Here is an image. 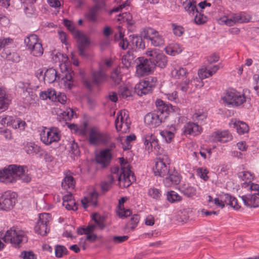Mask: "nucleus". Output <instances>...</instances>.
<instances>
[{"mask_svg": "<svg viewBox=\"0 0 259 259\" xmlns=\"http://www.w3.org/2000/svg\"><path fill=\"white\" fill-rule=\"evenodd\" d=\"M120 168L114 167L111 169L112 175L108 182H103L101 184L103 192L108 191L115 178H117L121 187L126 188L130 186L135 178L131 170L128 163L122 158L120 159Z\"/></svg>", "mask_w": 259, "mask_h": 259, "instance_id": "f257e3e1", "label": "nucleus"}, {"mask_svg": "<svg viewBox=\"0 0 259 259\" xmlns=\"http://www.w3.org/2000/svg\"><path fill=\"white\" fill-rule=\"evenodd\" d=\"M26 167L16 164L9 165L0 170V181L6 184L14 183L18 180L28 183L31 177L26 172Z\"/></svg>", "mask_w": 259, "mask_h": 259, "instance_id": "f03ea898", "label": "nucleus"}, {"mask_svg": "<svg viewBox=\"0 0 259 259\" xmlns=\"http://www.w3.org/2000/svg\"><path fill=\"white\" fill-rule=\"evenodd\" d=\"M157 110L147 113L144 118L145 123L152 128L159 126L168 117L170 107L168 105L160 100L157 99L155 102Z\"/></svg>", "mask_w": 259, "mask_h": 259, "instance_id": "7ed1b4c3", "label": "nucleus"}, {"mask_svg": "<svg viewBox=\"0 0 259 259\" xmlns=\"http://www.w3.org/2000/svg\"><path fill=\"white\" fill-rule=\"evenodd\" d=\"M64 25L71 31L74 37L77 39L78 49L80 56H86L84 50L90 44V41L88 37L81 31L76 29L75 24L71 21L67 19L64 20Z\"/></svg>", "mask_w": 259, "mask_h": 259, "instance_id": "20e7f679", "label": "nucleus"}, {"mask_svg": "<svg viewBox=\"0 0 259 259\" xmlns=\"http://www.w3.org/2000/svg\"><path fill=\"white\" fill-rule=\"evenodd\" d=\"M6 243H10L17 247L24 242L27 241L25 232L17 227H12L8 230L2 238Z\"/></svg>", "mask_w": 259, "mask_h": 259, "instance_id": "39448f33", "label": "nucleus"}, {"mask_svg": "<svg viewBox=\"0 0 259 259\" xmlns=\"http://www.w3.org/2000/svg\"><path fill=\"white\" fill-rule=\"evenodd\" d=\"M146 55L149 57L154 67L157 66L161 68H164L167 64L166 56L161 50L157 49H149L145 52Z\"/></svg>", "mask_w": 259, "mask_h": 259, "instance_id": "423d86ee", "label": "nucleus"}, {"mask_svg": "<svg viewBox=\"0 0 259 259\" xmlns=\"http://www.w3.org/2000/svg\"><path fill=\"white\" fill-rule=\"evenodd\" d=\"M89 142L90 144L99 145L106 143L109 140V135L101 131L97 127H92L88 129Z\"/></svg>", "mask_w": 259, "mask_h": 259, "instance_id": "0eeeda50", "label": "nucleus"}, {"mask_svg": "<svg viewBox=\"0 0 259 259\" xmlns=\"http://www.w3.org/2000/svg\"><path fill=\"white\" fill-rule=\"evenodd\" d=\"M170 162V159L167 155L159 154L155 162L153 171L156 176L164 177L170 171L167 166Z\"/></svg>", "mask_w": 259, "mask_h": 259, "instance_id": "6e6552de", "label": "nucleus"}, {"mask_svg": "<svg viewBox=\"0 0 259 259\" xmlns=\"http://www.w3.org/2000/svg\"><path fill=\"white\" fill-rule=\"evenodd\" d=\"M142 35L144 38L149 41L153 46L160 47L164 44V38L162 34L152 28H144Z\"/></svg>", "mask_w": 259, "mask_h": 259, "instance_id": "1a4fd4ad", "label": "nucleus"}, {"mask_svg": "<svg viewBox=\"0 0 259 259\" xmlns=\"http://www.w3.org/2000/svg\"><path fill=\"white\" fill-rule=\"evenodd\" d=\"M60 137V132L56 127H43L40 133V140L47 145L58 142Z\"/></svg>", "mask_w": 259, "mask_h": 259, "instance_id": "9d476101", "label": "nucleus"}, {"mask_svg": "<svg viewBox=\"0 0 259 259\" xmlns=\"http://www.w3.org/2000/svg\"><path fill=\"white\" fill-rule=\"evenodd\" d=\"M131 120L128 117L127 112L125 110H120L117 114L115 121L116 130L122 133H126L130 131Z\"/></svg>", "mask_w": 259, "mask_h": 259, "instance_id": "9b49d317", "label": "nucleus"}, {"mask_svg": "<svg viewBox=\"0 0 259 259\" xmlns=\"http://www.w3.org/2000/svg\"><path fill=\"white\" fill-rule=\"evenodd\" d=\"M225 103L232 106H238L246 101L244 94L234 90H228L224 97Z\"/></svg>", "mask_w": 259, "mask_h": 259, "instance_id": "f8f14e48", "label": "nucleus"}, {"mask_svg": "<svg viewBox=\"0 0 259 259\" xmlns=\"http://www.w3.org/2000/svg\"><path fill=\"white\" fill-rule=\"evenodd\" d=\"M92 82L87 79H83V84L88 89H91L93 84L100 85L104 82L107 78V75L105 72L104 69L100 67L99 70H95L92 72Z\"/></svg>", "mask_w": 259, "mask_h": 259, "instance_id": "ddd939ff", "label": "nucleus"}, {"mask_svg": "<svg viewBox=\"0 0 259 259\" xmlns=\"http://www.w3.org/2000/svg\"><path fill=\"white\" fill-rule=\"evenodd\" d=\"M51 220V215L50 213L39 214V220L34 228L35 232L42 236L46 235L49 231L48 226Z\"/></svg>", "mask_w": 259, "mask_h": 259, "instance_id": "4468645a", "label": "nucleus"}, {"mask_svg": "<svg viewBox=\"0 0 259 259\" xmlns=\"http://www.w3.org/2000/svg\"><path fill=\"white\" fill-rule=\"evenodd\" d=\"M251 16L245 13H241L238 15H234L229 18L224 16L220 18L219 23L221 24H225L229 26L234 25L236 23H247L251 20Z\"/></svg>", "mask_w": 259, "mask_h": 259, "instance_id": "2eb2a0df", "label": "nucleus"}, {"mask_svg": "<svg viewBox=\"0 0 259 259\" xmlns=\"http://www.w3.org/2000/svg\"><path fill=\"white\" fill-rule=\"evenodd\" d=\"M139 64L136 66V74L138 76H144L151 73L155 68L149 59L138 58Z\"/></svg>", "mask_w": 259, "mask_h": 259, "instance_id": "dca6fc26", "label": "nucleus"}, {"mask_svg": "<svg viewBox=\"0 0 259 259\" xmlns=\"http://www.w3.org/2000/svg\"><path fill=\"white\" fill-rule=\"evenodd\" d=\"M59 56H61L64 59L62 60L64 63L60 64V67L63 74L62 79L64 81L65 87L70 89L72 87L73 83L72 77L73 72L68 70L67 65L65 64V62L67 60V57H64L63 55L61 54H59Z\"/></svg>", "mask_w": 259, "mask_h": 259, "instance_id": "f3484780", "label": "nucleus"}, {"mask_svg": "<svg viewBox=\"0 0 259 259\" xmlns=\"http://www.w3.org/2000/svg\"><path fill=\"white\" fill-rule=\"evenodd\" d=\"M143 141L145 146V148L149 151H152L153 149H155L160 154V147L158 144V141L156 137L152 134L145 135L143 138Z\"/></svg>", "mask_w": 259, "mask_h": 259, "instance_id": "a211bd4d", "label": "nucleus"}, {"mask_svg": "<svg viewBox=\"0 0 259 259\" xmlns=\"http://www.w3.org/2000/svg\"><path fill=\"white\" fill-rule=\"evenodd\" d=\"M183 134L185 136H196L202 132V128L198 124L188 122L185 123L182 128Z\"/></svg>", "mask_w": 259, "mask_h": 259, "instance_id": "6ab92c4d", "label": "nucleus"}, {"mask_svg": "<svg viewBox=\"0 0 259 259\" xmlns=\"http://www.w3.org/2000/svg\"><path fill=\"white\" fill-rule=\"evenodd\" d=\"M171 69L170 74L171 76L176 79L183 80L187 77L188 72L186 68L177 64L176 62L171 64Z\"/></svg>", "mask_w": 259, "mask_h": 259, "instance_id": "aec40b11", "label": "nucleus"}, {"mask_svg": "<svg viewBox=\"0 0 259 259\" xmlns=\"http://www.w3.org/2000/svg\"><path fill=\"white\" fill-rule=\"evenodd\" d=\"M1 210H8L13 207L15 199L10 193L6 192L1 196Z\"/></svg>", "mask_w": 259, "mask_h": 259, "instance_id": "412c9836", "label": "nucleus"}, {"mask_svg": "<svg viewBox=\"0 0 259 259\" xmlns=\"http://www.w3.org/2000/svg\"><path fill=\"white\" fill-rule=\"evenodd\" d=\"M232 139V136L228 131H218L213 133L210 137V140L214 142L226 143Z\"/></svg>", "mask_w": 259, "mask_h": 259, "instance_id": "4be33fe9", "label": "nucleus"}, {"mask_svg": "<svg viewBox=\"0 0 259 259\" xmlns=\"http://www.w3.org/2000/svg\"><path fill=\"white\" fill-rule=\"evenodd\" d=\"M111 159V153L109 149L101 150L96 155V159L97 163L100 164L103 167L108 165Z\"/></svg>", "mask_w": 259, "mask_h": 259, "instance_id": "5701e85b", "label": "nucleus"}, {"mask_svg": "<svg viewBox=\"0 0 259 259\" xmlns=\"http://www.w3.org/2000/svg\"><path fill=\"white\" fill-rule=\"evenodd\" d=\"M179 191L188 198L197 197V191L196 187L189 184H182L179 186Z\"/></svg>", "mask_w": 259, "mask_h": 259, "instance_id": "b1692460", "label": "nucleus"}, {"mask_svg": "<svg viewBox=\"0 0 259 259\" xmlns=\"http://www.w3.org/2000/svg\"><path fill=\"white\" fill-rule=\"evenodd\" d=\"M163 183L165 186L169 187L172 185H178L181 181L180 175L176 171L168 172L167 175L164 177Z\"/></svg>", "mask_w": 259, "mask_h": 259, "instance_id": "393cba45", "label": "nucleus"}, {"mask_svg": "<svg viewBox=\"0 0 259 259\" xmlns=\"http://www.w3.org/2000/svg\"><path fill=\"white\" fill-rule=\"evenodd\" d=\"M229 125L231 127L235 128L239 135L244 134L249 131V127L245 122L237 120L236 119H232L229 123Z\"/></svg>", "mask_w": 259, "mask_h": 259, "instance_id": "a878e982", "label": "nucleus"}, {"mask_svg": "<svg viewBox=\"0 0 259 259\" xmlns=\"http://www.w3.org/2000/svg\"><path fill=\"white\" fill-rule=\"evenodd\" d=\"M244 204L250 207L259 206V196L257 195L250 194L241 196Z\"/></svg>", "mask_w": 259, "mask_h": 259, "instance_id": "bb28decb", "label": "nucleus"}, {"mask_svg": "<svg viewBox=\"0 0 259 259\" xmlns=\"http://www.w3.org/2000/svg\"><path fill=\"white\" fill-rule=\"evenodd\" d=\"M153 89L144 81H141L135 87V92L139 96L152 93Z\"/></svg>", "mask_w": 259, "mask_h": 259, "instance_id": "cd10ccee", "label": "nucleus"}, {"mask_svg": "<svg viewBox=\"0 0 259 259\" xmlns=\"http://www.w3.org/2000/svg\"><path fill=\"white\" fill-rule=\"evenodd\" d=\"M62 204L68 210H74L77 208L75 201L70 192H68L63 197Z\"/></svg>", "mask_w": 259, "mask_h": 259, "instance_id": "c85d7f7f", "label": "nucleus"}, {"mask_svg": "<svg viewBox=\"0 0 259 259\" xmlns=\"http://www.w3.org/2000/svg\"><path fill=\"white\" fill-rule=\"evenodd\" d=\"M1 56L3 58L7 60V61L14 63H18L21 59L20 56L18 53L15 52H11L5 49H4L2 52Z\"/></svg>", "mask_w": 259, "mask_h": 259, "instance_id": "c756f323", "label": "nucleus"}, {"mask_svg": "<svg viewBox=\"0 0 259 259\" xmlns=\"http://www.w3.org/2000/svg\"><path fill=\"white\" fill-rule=\"evenodd\" d=\"M24 43L26 45V48H33L36 45H42L41 40L38 36L34 34H30L27 36L24 39Z\"/></svg>", "mask_w": 259, "mask_h": 259, "instance_id": "7c9ffc66", "label": "nucleus"}, {"mask_svg": "<svg viewBox=\"0 0 259 259\" xmlns=\"http://www.w3.org/2000/svg\"><path fill=\"white\" fill-rule=\"evenodd\" d=\"M60 76L57 74L56 69L51 68L47 69L44 74V81L45 82L51 83L59 78Z\"/></svg>", "mask_w": 259, "mask_h": 259, "instance_id": "2f4dec72", "label": "nucleus"}, {"mask_svg": "<svg viewBox=\"0 0 259 259\" xmlns=\"http://www.w3.org/2000/svg\"><path fill=\"white\" fill-rule=\"evenodd\" d=\"M10 101L6 96L5 90L0 87V113L8 109Z\"/></svg>", "mask_w": 259, "mask_h": 259, "instance_id": "473e14b6", "label": "nucleus"}, {"mask_svg": "<svg viewBox=\"0 0 259 259\" xmlns=\"http://www.w3.org/2000/svg\"><path fill=\"white\" fill-rule=\"evenodd\" d=\"M176 132L175 125H171L168 130H165L160 132V135L165 139L167 143H170L174 138Z\"/></svg>", "mask_w": 259, "mask_h": 259, "instance_id": "72a5a7b5", "label": "nucleus"}, {"mask_svg": "<svg viewBox=\"0 0 259 259\" xmlns=\"http://www.w3.org/2000/svg\"><path fill=\"white\" fill-rule=\"evenodd\" d=\"M39 97L42 100L49 99L53 102H56L57 92L53 89H49L47 91L41 92L39 94Z\"/></svg>", "mask_w": 259, "mask_h": 259, "instance_id": "f704fd0d", "label": "nucleus"}, {"mask_svg": "<svg viewBox=\"0 0 259 259\" xmlns=\"http://www.w3.org/2000/svg\"><path fill=\"white\" fill-rule=\"evenodd\" d=\"M180 90L184 93H192L195 90V88L193 86L191 80L186 79L183 80L179 84Z\"/></svg>", "mask_w": 259, "mask_h": 259, "instance_id": "c9c22d12", "label": "nucleus"}, {"mask_svg": "<svg viewBox=\"0 0 259 259\" xmlns=\"http://www.w3.org/2000/svg\"><path fill=\"white\" fill-rule=\"evenodd\" d=\"M183 6L186 11L190 15H194L198 12L196 2L194 0H186Z\"/></svg>", "mask_w": 259, "mask_h": 259, "instance_id": "e433bc0d", "label": "nucleus"}, {"mask_svg": "<svg viewBox=\"0 0 259 259\" xmlns=\"http://www.w3.org/2000/svg\"><path fill=\"white\" fill-rule=\"evenodd\" d=\"M127 198L125 197H123L119 200L118 202V209L117 213L118 215L121 218L127 217L131 215V212L129 209H125L123 206V203L126 201Z\"/></svg>", "mask_w": 259, "mask_h": 259, "instance_id": "4c0bfd02", "label": "nucleus"}, {"mask_svg": "<svg viewBox=\"0 0 259 259\" xmlns=\"http://www.w3.org/2000/svg\"><path fill=\"white\" fill-rule=\"evenodd\" d=\"M147 194L148 196L155 200H159L162 196V191L154 187H150Z\"/></svg>", "mask_w": 259, "mask_h": 259, "instance_id": "58836bf2", "label": "nucleus"}, {"mask_svg": "<svg viewBox=\"0 0 259 259\" xmlns=\"http://www.w3.org/2000/svg\"><path fill=\"white\" fill-rule=\"evenodd\" d=\"M62 187L64 189H73L75 187V181L72 176H66L62 181Z\"/></svg>", "mask_w": 259, "mask_h": 259, "instance_id": "ea45409f", "label": "nucleus"}, {"mask_svg": "<svg viewBox=\"0 0 259 259\" xmlns=\"http://www.w3.org/2000/svg\"><path fill=\"white\" fill-rule=\"evenodd\" d=\"M133 91L132 89L126 86L120 87L118 90V94L120 97L123 99H127L132 96Z\"/></svg>", "mask_w": 259, "mask_h": 259, "instance_id": "a19ab883", "label": "nucleus"}, {"mask_svg": "<svg viewBox=\"0 0 259 259\" xmlns=\"http://www.w3.org/2000/svg\"><path fill=\"white\" fill-rule=\"evenodd\" d=\"M92 219L96 223V225L100 229L104 228L105 217L101 215L100 214L96 213L92 215Z\"/></svg>", "mask_w": 259, "mask_h": 259, "instance_id": "79ce46f5", "label": "nucleus"}, {"mask_svg": "<svg viewBox=\"0 0 259 259\" xmlns=\"http://www.w3.org/2000/svg\"><path fill=\"white\" fill-rule=\"evenodd\" d=\"M134 57L133 54L128 52L123 56L122 58V63L126 68L130 67L133 63Z\"/></svg>", "mask_w": 259, "mask_h": 259, "instance_id": "37998d69", "label": "nucleus"}, {"mask_svg": "<svg viewBox=\"0 0 259 259\" xmlns=\"http://www.w3.org/2000/svg\"><path fill=\"white\" fill-rule=\"evenodd\" d=\"M30 54L35 57H40L44 53V49L42 45H39L33 48L26 49Z\"/></svg>", "mask_w": 259, "mask_h": 259, "instance_id": "c03bdc74", "label": "nucleus"}, {"mask_svg": "<svg viewBox=\"0 0 259 259\" xmlns=\"http://www.w3.org/2000/svg\"><path fill=\"white\" fill-rule=\"evenodd\" d=\"M227 200H226V204L230 205L234 209L238 210L240 208V206L238 203L237 199L227 194Z\"/></svg>", "mask_w": 259, "mask_h": 259, "instance_id": "a18cd8bd", "label": "nucleus"}, {"mask_svg": "<svg viewBox=\"0 0 259 259\" xmlns=\"http://www.w3.org/2000/svg\"><path fill=\"white\" fill-rule=\"evenodd\" d=\"M167 199L169 202L174 203L181 201L182 198L177 192L171 191L167 194Z\"/></svg>", "mask_w": 259, "mask_h": 259, "instance_id": "49530a36", "label": "nucleus"}, {"mask_svg": "<svg viewBox=\"0 0 259 259\" xmlns=\"http://www.w3.org/2000/svg\"><path fill=\"white\" fill-rule=\"evenodd\" d=\"M207 117L206 113L202 110H198L195 112L192 116L193 119L198 122L202 123Z\"/></svg>", "mask_w": 259, "mask_h": 259, "instance_id": "de8ad7c7", "label": "nucleus"}, {"mask_svg": "<svg viewBox=\"0 0 259 259\" xmlns=\"http://www.w3.org/2000/svg\"><path fill=\"white\" fill-rule=\"evenodd\" d=\"M207 21V17L201 12L196 13L195 16L194 21L197 25H201L206 23Z\"/></svg>", "mask_w": 259, "mask_h": 259, "instance_id": "09e8293b", "label": "nucleus"}, {"mask_svg": "<svg viewBox=\"0 0 259 259\" xmlns=\"http://www.w3.org/2000/svg\"><path fill=\"white\" fill-rule=\"evenodd\" d=\"M71 130H74L78 134L82 136H85L87 133V124H85L83 126L78 127L75 124H71L69 126Z\"/></svg>", "mask_w": 259, "mask_h": 259, "instance_id": "8fccbe9b", "label": "nucleus"}, {"mask_svg": "<svg viewBox=\"0 0 259 259\" xmlns=\"http://www.w3.org/2000/svg\"><path fill=\"white\" fill-rule=\"evenodd\" d=\"M239 177L243 181H246V183L250 182L253 179V175L248 171H244L239 174Z\"/></svg>", "mask_w": 259, "mask_h": 259, "instance_id": "3c124183", "label": "nucleus"}, {"mask_svg": "<svg viewBox=\"0 0 259 259\" xmlns=\"http://www.w3.org/2000/svg\"><path fill=\"white\" fill-rule=\"evenodd\" d=\"M132 44L135 46L137 48L144 49L145 48V43L141 37L134 36L132 38Z\"/></svg>", "mask_w": 259, "mask_h": 259, "instance_id": "603ef678", "label": "nucleus"}, {"mask_svg": "<svg viewBox=\"0 0 259 259\" xmlns=\"http://www.w3.org/2000/svg\"><path fill=\"white\" fill-rule=\"evenodd\" d=\"M227 194H224L220 195V197L214 198V204L222 208H224L226 204V200L227 199Z\"/></svg>", "mask_w": 259, "mask_h": 259, "instance_id": "864d4df0", "label": "nucleus"}, {"mask_svg": "<svg viewBox=\"0 0 259 259\" xmlns=\"http://www.w3.org/2000/svg\"><path fill=\"white\" fill-rule=\"evenodd\" d=\"M208 170L203 167H199L196 169V175L205 181H207L208 179Z\"/></svg>", "mask_w": 259, "mask_h": 259, "instance_id": "5fc2aeb1", "label": "nucleus"}, {"mask_svg": "<svg viewBox=\"0 0 259 259\" xmlns=\"http://www.w3.org/2000/svg\"><path fill=\"white\" fill-rule=\"evenodd\" d=\"M68 252L66 248L62 245H56L55 247V255L57 257H62Z\"/></svg>", "mask_w": 259, "mask_h": 259, "instance_id": "6e6d98bb", "label": "nucleus"}, {"mask_svg": "<svg viewBox=\"0 0 259 259\" xmlns=\"http://www.w3.org/2000/svg\"><path fill=\"white\" fill-rule=\"evenodd\" d=\"M25 151L27 154H31L33 153H38L39 151V147L34 143H28L25 147Z\"/></svg>", "mask_w": 259, "mask_h": 259, "instance_id": "4d7b16f0", "label": "nucleus"}, {"mask_svg": "<svg viewBox=\"0 0 259 259\" xmlns=\"http://www.w3.org/2000/svg\"><path fill=\"white\" fill-rule=\"evenodd\" d=\"M97 194L96 193H93L91 195L90 200L87 198H85L84 200L81 201L82 205L84 208H86L88 207L87 203L91 202L93 204L96 205L97 199Z\"/></svg>", "mask_w": 259, "mask_h": 259, "instance_id": "13d9d810", "label": "nucleus"}, {"mask_svg": "<svg viewBox=\"0 0 259 259\" xmlns=\"http://www.w3.org/2000/svg\"><path fill=\"white\" fill-rule=\"evenodd\" d=\"M26 126V123L24 121L19 118H16L15 121H13L12 127L15 129H19L24 130Z\"/></svg>", "mask_w": 259, "mask_h": 259, "instance_id": "bf43d9fd", "label": "nucleus"}, {"mask_svg": "<svg viewBox=\"0 0 259 259\" xmlns=\"http://www.w3.org/2000/svg\"><path fill=\"white\" fill-rule=\"evenodd\" d=\"M97 14L98 12L91 8L86 14L85 17L89 21L95 22L97 20Z\"/></svg>", "mask_w": 259, "mask_h": 259, "instance_id": "052dcab7", "label": "nucleus"}, {"mask_svg": "<svg viewBox=\"0 0 259 259\" xmlns=\"http://www.w3.org/2000/svg\"><path fill=\"white\" fill-rule=\"evenodd\" d=\"M164 95L165 96V98L171 102L178 103L180 101L177 91H174L171 93H164Z\"/></svg>", "mask_w": 259, "mask_h": 259, "instance_id": "680f3d73", "label": "nucleus"}, {"mask_svg": "<svg viewBox=\"0 0 259 259\" xmlns=\"http://www.w3.org/2000/svg\"><path fill=\"white\" fill-rule=\"evenodd\" d=\"M198 75L201 79H203L211 76V73L208 69L206 67L202 68L198 70Z\"/></svg>", "mask_w": 259, "mask_h": 259, "instance_id": "e2e57ef3", "label": "nucleus"}, {"mask_svg": "<svg viewBox=\"0 0 259 259\" xmlns=\"http://www.w3.org/2000/svg\"><path fill=\"white\" fill-rule=\"evenodd\" d=\"M111 78L112 81H114L116 84L120 83L121 77L120 74V71L118 69L114 70L111 74Z\"/></svg>", "mask_w": 259, "mask_h": 259, "instance_id": "0e129e2a", "label": "nucleus"}, {"mask_svg": "<svg viewBox=\"0 0 259 259\" xmlns=\"http://www.w3.org/2000/svg\"><path fill=\"white\" fill-rule=\"evenodd\" d=\"M139 220L140 217L139 215L134 214V215H133L128 222L129 227L131 229H134L139 223Z\"/></svg>", "mask_w": 259, "mask_h": 259, "instance_id": "69168bd1", "label": "nucleus"}, {"mask_svg": "<svg viewBox=\"0 0 259 259\" xmlns=\"http://www.w3.org/2000/svg\"><path fill=\"white\" fill-rule=\"evenodd\" d=\"M20 257L22 259H36L35 254L31 251H24L22 252Z\"/></svg>", "mask_w": 259, "mask_h": 259, "instance_id": "338daca9", "label": "nucleus"}, {"mask_svg": "<svg viewBox=\"0 0 259 259\" xmlns=\"http://www.w3.org/2000/svg\"><path fill=\"white\" fill-rule=\"evenodd\" d=\"M248 189L251 191V194L257 195L259 196V185L254 183L247 184Z\"/></svg>", "mask_w": 259, "mask_h": 259, "instance_id": "774afa93", "label": "nucleus"}]
</instances>
